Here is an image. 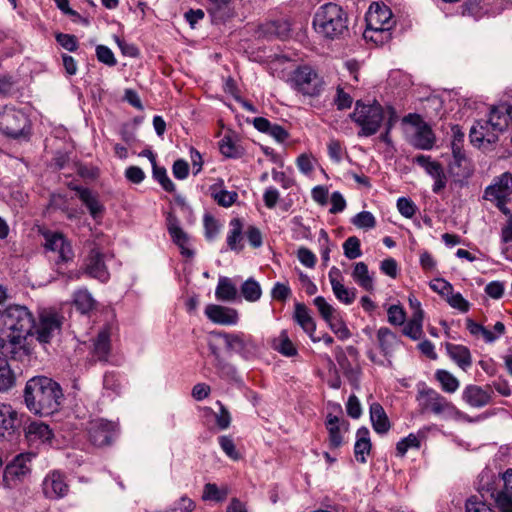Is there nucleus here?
Returning a JSON list of instances; mask_svg holds the SVG:
<instances>
[{
  "instance_id": "f257e3e1",
  "label": "nucleus",
  "mask_w": 512,
  "mask_h": 512,
  "mask_svg": "<svg viewBox=\"0 0 512 512\" xmlns=\"http://www.w3.org/2000/svg\"><path fill=\"white\" fill-rule=\"evenodd\" d=\"M35 317L25 305L10 304L0 310V354L14 362L26 364L30 361L31 348L28 336H33Z\"/></svg>"
},
{
  "instance_id": "f03ea898",
  "label": "nucleus",
  "mask_w": 512,
  "mask_h": 512,
  "mask_svg": "<svg viewBox=\"0 0 512 512\" xmlns=\"http://www.w3.org/2000/svg\"><path fill=\"white\" fill-rule=\"evenodd\" d=\"M23 396L29 411L42 416L58 412L64 398L61 386L46 376L30 378L26 382Z\"/></svg>"
},
{
  "instance_id": "7ed1b4c3",
  "label": "nucleus",
  "mask_w": 512,
  "mask_h": 512,
  "mask_svg": "<svg viewBox=\"0 0 512 512\" xmlns=\"http://www.w3.org/2000/svg\"><path fill=\"white\" fill-rule=\"evenodd\" d=\"M312 25L318 35L328 40L343 39L349 34L347 12L332 2L317 9Z\"/></svg>"
},
{
  "instance_id": "20e7f679",
  "label": "nucleus",
  "mask_w": 512,
  "mask_h": 512,
  "mask_svg": "<svg viewBox=\"0 0 512 512\" xmlns=\"http://www.w3.org/2000/svg\"><path fill=\"white\" fill-rule=\"evenodd\" d=\"M350 118L360 127L357 133L359 137H370L379 131L385 119V113L383 107L377 101H374L373 104H365L358 100Z\"/></svg>"
},
{
  "instance_id": "39448f33",
  "label": "nucleus",
  "mask_w": 512,
  "mask_h": 512,
  "mask_svg": "<svg viewBox=\"0 0 512 512\" xmlns=\"http://www.w3.org/2000/svg\"><path fill=\"white\" fill-rule=\"evenodd\" d=\"M291 83L295 91L307 97H318L325 84L316 70L308 65L299 66L293 71Z\"/></svg>"
},
{
  "instance_id": "423d86ee",
  "label": "nucleus",
  "mask_w": 512,
  "mask_h": 512,
  "mask_svg": "<svg viewBox=\"0 0 512 512\" xmlns=\"http://www.w3.org/2000/svg\"><path fill=\"white\" fill-rule=\"evenodd\" d=\"M0 132L14 139L28 135L30 132L29 117L21 109L5 106L0 111Z\"/></svg>"
},
{
  "instance_id": "0eeeda50",
  "label": "nucleus",
  "mask_w": 512,
  "mask_h": 512,
  "mask_svg": "<svg viewBox=\"0 0 512 512\" xmlns=\"http://www.w3.org/2000/svg\"><path fill=\"white\" fill-rule=\"evenodd\" d=\"M419 411L435 415L453 414L458 412L455 405L432 388L419 389L416 395Z\"/></svg>"
},
{
  "instance_id": "6e6552de",
  "label": "nucleus",
  "mask_w": 512,
  "mask_h": 512,
  "mask_svg": "<svg viewBox=\"0 0 512 512\" xmlns=\"http://www.w3.org/2000/svg\"><path fill=\"white\" fill-rule=\"evenodd\" d=\"M33 453H21L8 463L3 471V486L8 489L18 487L31 473Z\"/></svg>"
},
{
  "instance_id": "1a4fd4ad",
  "label": "nucleus",
  "mask_w": 512,
  "mask_h": 512,
  "mask_svg": "<svg viewBox=\"0 0 512 512\" xmlns=\"http://www.w3.org/2000/svg\"><path fill=\"white\" fill-rule=\"evenodd\" d=\"M87 437L89 442L95 447L109 446L116 439L119 428L116 422L96 418L87 423Z\"/></svg>"
},
{
  "instance_id": "9d476101",
  "label": "nucleus",
  "mask_w": 512,
  "mask_h": 512,
  "mask_svg": "<svg viewBox=\"0 0 512 512\" xmlns=\"http://www.w3.org/2000/svg\"><path fill=\"white\" fill-rule=\"evenodd\" d=\"M484 198L495 201L500 211L505 215L509 214L510 209L507 207V203L512 198V174L509 172L501 174L492 185L485 189Z\"/></svg>"
},
{
  "instance_id": "9b49d317",
  "label": "nucleus",
  "mask_w": 512,
  "mask_h": 512,
  "mask_svg": "<svg viewBox=\"0 0 512 512\" xmlns=\"http://www.w3.org/2000/svg\"><path fill=\"white\" fill-rule=\"evenodd\" d=\"M367 28L364 36L368 38V31L387 33L392 27V11L384 3L374 2L370 5L366 16ZM373 39V36H369Z\"/></svg>"
},
{
  "instance_id": "f8f14e48",
  "label": "nucleus",
  "mask_w": 512,
  "mask_h": 512,
  "mask_svg": "<svg viewBox=\"0 0 512 512\" xmlns=\"http://www.w3.org/2000/svg\"><path fill=\"white\" fill-rule=\"evenodd\" d=\"M63 317L54 311H42L38 317V324L35 323L33 335L41 344L50 343L56 333L61 331Z\"/></svg>"
},
{
  "instance_id": "ddd939ff",
  "label": "nucleus",
  "mask_w": 512,
  "mask_h": 512,
  "mask_svg": "<svg viewBox=\"0 0 512 512\" xmlns=\"http://www.w3.org/2000/svg\"><path fill=\"white\" fill-rule=\"evenodd\" d=\"M413 162L424 168L425 172L434 179L432 191L435 194L441 193L447 185V175L441 163L431 160L428 155H417Z\"/></svg>"
},
{
  "instance_id": "4468645a",
  "label": "nucleus",
  "mask_w": 512,
  "mask_h": 512,
  "mask_svg": "<svg viewBox=\"0 0 512 512\" xmlns=\"http://www.w3.org/2000/svg\"><path fill=\"white\" fill-rule=\"evenodd\" d=\"M42 235L45 239L44 248L58 253L57 262H69L73 259L72 246L63 233L45 231Z\"/></svg>"
},
{
  "instance_id": "2eb2a0df",
  "label": "nucleus",
  "mask_w": 512,
  "mask_h": 512,
  "mask_svg": "<svg viewBox=\"0 0 512 512\" xmlns=\"http://www.w3.org/2000/svg\"><path fill=\"white\" fill-rule=\"evenodd\" d=\"M224 340L225 347L228 351L240 354L243 358L248 359L250 354L255 350L256 345L251 336L244 333H227L219 332L217 334Z\"/></svg>"
},
{
  "instance_id": "dca6fc26",
  "label": "nucleus",
  "mask_w": 512,
  "mask_h": 512,
  "mask_svg": "<svg viewBox=\"0 0 512 512\" xmlns=\"http://www.w3.org/2000/svg\"><path fill=\"white\" fill-rule=\"evenodd\" d=\"M43 494L46 498L57 500L65 497L69 492L66 476L59 470L51 471L42 483Z\"/></svg>"
},
{
  "instance_id": "f3484780",
  "label": "nucleus",
  "mask_w": 512,
  "mask_h": 512,
  "mask_svg": "<svg viewBox=\"0 0 512 512\" xmlns=\"http://www.w3.org/2000/svg\"><path fill=\"white\" fill-rule=\"evenodd\" d=\"M104 258V253L99 248L94 247L90 250L85 263V273L102 283H106L110 278Z\"/></svg>"
},
{
  "instance_id": "a211bd4d",
  "label": "nucleus",
  "mask_w": 512,
  "mask_h": 512,
  "mask_svg": "<svg viewBox=\"0 0 512 512\" xmlns=\"http://www.w3.org/2000/svg\"><path fill=\"white\" fill-rule=\"evenodd\" d=\"M493 390L490 385L484 387L467 385L462 392V400L473 408H483L491 403Z\"/></svg>"
},
{
  "instance_id": "6ab92c4d",
  "label": "nucleus",
  "mask_w": 512,
  "mask_h": 512,
  "mask_svg": "<svg viewBox=\"0 0 512 512\" xmlns=\"http://www.w3.org/2000/svg\"><path fill=\"white\" fill-rule=\"evenodd\" d=\"M325 426L328 431V444L331 449H338L344 444L343 434L349 429V422L343 418L329 413Z\"/></svg>"
},
{
  "instance_id": "aec40b11",
  "label": "nucleus",
  "mask_w": 512,
  "mask_h": 512,
  "mask_svg": "<svg viewBox=\"0 0 512 512\" xmlns=\"http://www.w3.org/2000/svg\"><path fill=\"white\" fill-rule=\"evenodd\" d=\"M503 489H496L487 486L486 491H491V496L495 498L497 507L501 512H512V469H507L502 475Z\"/></svg>"
},
{
  "instance_id": "412c9836",
  "label": "nucleus",
  "mask_w": 512,
  "mask_h": 512,
  "mask_svg": "<svg viewBox=\"0 0 512 512\" xmlns=\"http://www.w3.org/2000/svg\"><path fill=\"white\" fill-rule=\"evenodd\" d=\"M452 160L448 164V172L453 177L460 179H466L472 174V166L469 159L466 156L464 147H451Z\"/></svg>"
},
{
  "instance_id": "4be33fe9",
  "label": "nucleus",
  "mask_w": 512,
  "mask_h": 512,
  "mask_svg": "<svg viewBox=\"0 0 512 512\" xmlns=\"http://www.w3.org/2000/svg\"><path fill=\"white\" fill-rule=\"evenodd\" d=\"M68 188L77 193L81 202L87 207L91 217L98 219L103 216L105 208L100 203L98 196L94 194L89 188L82 187L73 182L68 183Z\"/></svg>"
},
{
  "instance_id": "5701e85b",
  "label": "nucleus",
  "mask_w": 512,
  "mask_h": 512,
  "mask_svg": "<svg viewBox=\"0 0 512 512\" xmlns=\"http://www.w3.org/2000/svg\"><path fill=\"white\" fill-rule=\"evenodd\" d=\"M166 226L168 233L175 245L180 248L181 254L187 257L193 256V251L187 248L188 244V235L181 228L179 220L177 216L173 213H168L166 217Z\"/></svg>"
},
{
  "instance_id": "b1692460",
  "label": "nucleus",
  "mask_w": 512,
  "mask_h": 512,
  "mask_svg": "<svg viewBox=\"0 0 512 512\" xmlns=\"http://www.w3.org/2000/svg\"><path fill=\"white\" fill-rule=\"evenodd\" d=\"M205 315L210 321L219 325H236L239 321L236 309L217 304L207 305Z\"/></svg>"
},
{
  "instance_id": "393cba45",
  "label": "nucleus",
  "mask_w": 512,
  "mask_h": 512,
  "mask_svg": "<svg viewBox=\"0 0 512 512\" xmlns=\"http://www.w3.org/2000/svg\"><path fill=\"white\" fill-rule=\"evenodd\" d=\"M499 133H496L493 126H490L488 120L477 121L470 129V141L472 144L480 146L484 142L494 144L499 140Z\"/></svg>"
},
{
  "instance_id": "a878e982",
  "label": "nucleus",
  "mask_w": 512,
  "mask_h": 512,
  "mask_svg": "<svg viewBox=\"0 0 512 512\" xmlns=\"http://www.w3.org/2000/svg\"><path fill=\"white\" fill-rule=\"evenodd\" d=\"M486 120L494 127L496 133L502 134L509 124H512V105L493 106Z\"/></svg>"
},
{
  "instance_id": "bb28decb",
  "label": "nucleus",
  "mask_w": 512,
  "mask_h": 512,
  "mask_svg": "<svg viewBox=\"0 0 512 512\" xmlns=\"http://www.w3.org/2000/svg\"><path fill=\"white\" fill-rule=\"evenodd\" d=\"M25 438L30 445L50 443L53 432L50 427L41 421H31L24 429Z\"/></svg>"
},
{
  "instance_id": "cd10ccee",
  "label": "nucleus",
  "mask_w": 512,
  "mask_h": 512,
  "mask_svg": "<svg viewBox=\"0 0 512 512\" xmlns=\"http://www.w3.org/2000/svg\"><path fill=\"white\" fill-rule=\"evenodd\" d=\"M466 328L470 332L471 335L475 337H482L486 343H492L497 340L499 337L505 334L506 328L503 322H496L493 331L487 329L483 325L475 322L474 320L468 318L466 320Z\"/></svg>"
},
{
  "instance_id": "c85d7f7f",
  "label": "nucleus",
  "mask_w": 512,
  "mask_h": 512,
  "mask_svg": "<svg viewBox=\"0 0 512 512\" xmlns=\"http://www.w3.org/2000/svg\"><path fill=\"white\" fill-rule=\"evenodd\" d=\"M293 319L309 335L313 342L320 341V338L315 336L316 323L310 314V310L304 303H295Z\"/></svg>"
},
{
  "instance_id": "c756f323",
  "label": "nucleus",
  "mask_w": 512,
  "mask_h": 512,
  "mask_svg": "<svg viewBox=\"0 0 512 512\" xmlns=\"http://www.w3.org/2000/svg\"><path fill=\"white\" fill-rule=\"evenodd\" d=\"M371 449L370 432L367 427L362 426L356 432V442L354 445L356 461L365 464L367 462L366 456L370 454Z\"/></svg>"
},
{
  "instance_id": "7c9ffc66",
  "label": "nucleus",
  "mask_w": 512,
  "mask_h": 512,
  "mask_svg": "<svg viewBox=\"0 0 512 512\" xmlns=\"http://www.w3.org/2000/svg\"><path fill=\"white\" fill-rule=\"evenodd\" d=\"M340 271L336 267H332L329 271V279L335 297L342 303L350 305L356 299V289H349L338 281L334 275H339Z\"/></svg>"
},
{
  "instance_id": "2f4dec72",
  "label": "nucleus",
  "mask_w": 512,
  "mask_h": 512,
  "mask_svg": "<svg viewBox=\"0 0 512 512\" xmlns=\"http://www.w3.org/2000/svg\"><path fill=\"white\" fill-rule=\"evenodd\" d=\"M370 420L376 433L383 435L390 430L389 418L382 405L377 402L370 405Z\"/></svg>"
},
{
  "instance_id": "473e14b6",
  "label": "nucleus",
  "mask_w": 512,
  "mask_h": 512,
  "mask_svg": "<svg viewBox=\"0 0 512 512\" xmlns=\"http://www.w3.org/2000/svg\"><path fill=\"white\" fill-rule=\"evenodd\" d=\"M449 357L464 371H466L472 364V357L470 350L464 346L453 343H446L445 345Z\"/></svg>"
},
{
  "instance_id": "72a5a7b5",
  "label": "nucleus",
  "mask_w": 512,
  "mask_h": 512,
  "mask_svg": "<svg viewBox=\"0 0 512 512\" xmlns=\"http://www.w3.org/2000/svg\"><path fill=\"white\" fill-rule=\"evenodd\" d=\"M210 195L212 199L221 207H231L238 199L236 191H228L223 188V180L210 186Z\"/></svg>"
},
{
  "instance_id": "f704fd0d",
  "label": "nucleus",
  "mask_w": 512,
  "mask_h": 512,
  "mask_svg": "<svg viewBox=\"0 0 512 512\" xmlns=\"http://www.w3.org/2000/svg\"><path fill=\"white\" fill-rule=\"evenodd\" d=\"M18 426L17 412L9 404L0 403V435L11 434Z\"/></svg>"
},
{
  "instance_id": "c9c22d12",
  "label": "nucleus",
  "mask_w": 512,
  "mask_h": 512,
  "mask_svg": "<svg viewBox=\"0 0 512 512\" xmlns=\"http://www.w3.org/2000/svg\"><path fill=\"white\" fill-rule=\"evenodd\" d=\"M436 138L433 130L427 124L421 125L412 139V145L421 150H431Z\"/></svg>"
},
{
  "instance_id": "e433bc0d",
  "label": "nucleus",
  "mask_w": 512,
  "mask_h": 512,
  "mask_svg": "<svg viewBox=\"0 0 512 512\" xmlns=\"http://www.w3.org/2000/svg\"><path fill=\"white\" fill-rule=\"evenodd\" d=\"M230 230L227 235V245L230 250L240 252L243 249L242 234H243V222L240 218L231 219Z\"/></svg>"
},
{
  "instance_id": "4c0bfd02",
  "label": "nucleus",
  "mask_w": 512,
  "mask_h": 512,
  "mask_svg": "<svg viewBox=\"0 0 512 512\" xmlns=\"http://www.w3.org/2000/svg\"><path fill=\"white\" fill-rule=\"evenodd\" d=\"M73 304L81 314H88L95 309L96 300L86 288H81L74 292Z\"/></svg>"
},
{
  "instance_id": "58836bf2",
  "label": "nucleus",
  "mask_w": 512,
  "mask_h": 512,
  "mask_svg": "<svg viewBox=\"0 0 512 512\" xmlns=\"http://www.w3.org/2000/svg\"><path fill=\"white\" fill-rule=\"evenodd\" d=\"M237 288L232 280L228 277H220L215 290V296L220 301L231 302L237 298Z\"/></svg>"
},
{
  "instance_id": "ea45409f",
  "label": "nucleus",
  "mask_w": 512,
  "mask_h": 512,
  "mask_svg": "<svg viewBox=\"0 0 512 512\" xmlns=\"http://www.w3.org/2000/svg\"><path fill=\"white\" fill-rule=\"evenodd\" d=\"M352 277L355 282L366 291L374 290L373 278L369 274L368 266L364 262L355 264L352 271Z\"/></svg>"
},
{
  "instance_id": "a19ab883",
  "label": "nucleus",
  "mask_w": 512,
  "mask_h": 512,
  "mask_svg": "<svg viewBox=\"0 0 512 512\" xmlns=\"http://www.w3.org/2000/svg\"><path fill=\"white\" fill-rule=\"evenodd\" d=\"M424 319L423 311H414L411 319L403 328V334L412 340H418L423 334L422 324Z\"/></svg>"
},
{
  "instance_id": "79ce46f5",
  "label": "nucleus",
  "mask_w": 512,
  "mask_h": 512,
  "mask_svg": "<svg viewBox=\"0 0 512 512\" xmlns=\"http://www.w3.org/2000/svg\"><path fill=\"white\" fill-rule=\"evenodd\" d=\"M94 355L99 361H106L110 352V332L108 329L101 330L94 340Z\"/></svg>"
},
{
  "instance_id": "37998d69",
  "label": "nucleus",
  "mask_w": 512,
  "mask_h": 512,
  "mask_svg": "<svg viewBox=\"0 0 512 512\" xmlns=\"http://www.w3.org/2000/svg\"><path fill=\"white\" fill-rule=\"evenodd\" d=\"M9 360L13 361L10 357H0V392L7 391L15 384V375L9 366Z\"/></svg>"
},
{
  "instance_id": "c03bdc74",
  "label": "nucleus",
  "mask_w": 512,
  "mask_h": 512,
  "mask_svg": "<svg viewBox=\"0 0 512 512\" xmlns=\"http://www.w3.org/2000/svg\"><path fill=\"white\" fill-rule=\"evenodd\" d=\"M211 8L209 12L216 22H225L232 16L231 10L228 7L231 0H209Z\"/></svg>"
},
{
  "instance_id": "a18cd8bd",
  "label": "nucleus",
  "mask_w": 512,
  "mask_h": 512,
  "mask_svg": "<svg viewBox=\"0 0 512 512\" xmlns=\"http://www.w3.org/2000/svg\"><path fill=\"white\" fill-rule=\"evenodd\" d=\"M273 347L279 353L286 357H293L298 354L297 348L293 344V342L289 339L288 334L285 330H283L279 337L274 340Z\"/></svg>"
},
{
  "instance_id": "49530a36",
  "label": "nucleus",
  "mask_w": 512,
  "mask_h": 512,
  "mask_svg": "<svg viewBox=\"0 0 512 512\" xmlns=\"http://www.w3.org/2000/svg\"><path fill=\"white\" fill-rule=\"evenodd\" d=\"M435 378L441 384V388L444 392L454 393L459 388L460 383L458 379L447 370H437Z\"/></svg>"
},
{
  "instance_id": "de8ad7c7",
  "label": "nucleus",
  "mask_w": 512,
  "mask_h": 512,
  "mask_svg": "<svg viewBox=\"0 0 512 512\" xmlns=\"http://www.w3.org/2000/svg\"><path fill=\"white\" fill-rule=\"evenodd\" d=\"M219 149L221 154L226 158L237 159L242 157L244 154L243 149L240 146L236 145L233 142L232 138L229 136H224L219 141Z\"/></svg>"
},
{
  "instance_id": "09e8293b",
  "label": "nucleus",
  "mask_w": 512,
  "mask_h": 512,
  "mask_svg": "<svg viewBox=\"0 0 512 512\" xmlns=\"http://www.w3.org/2000/svg\"><path fill=\"white\" fill-rule=\"evenodd\" d=\"M241 294L249 302L259 300L262 295L260 284L253 278L247 279L241 286Z\"/></svg>"
},
{
  "instance_id": "8fccbe9b",
  "label": "nucleus",
  "mask_w": 512,
  "mask_h": 512,
  "mask_svg": "<svg viewBox=\"0 0 512 512\" xmlns=\"http://www.w3.org/2000/svg\"><path fill=\"white\" fill-rule=\"evenodd\" d=\"M227 489H219L215 483H207L203 489V500L222 502L227 498Z\"/></svg>"
},
{
  "instance_id": "3c124183",
  "label": "nucleus",
  "mask_w": 512,
  "mask_h": 512,
  "mask_svg": "<svg viewBox=\"0 0 512 512\" xmlns=\"http://www.w3.org/2000/svg\"><path fill=\"white\" fill-rule=\"evenodd\" d=\"M152 170L153 178L159 182V184L166 192L172 193L175 191V184L168 177L166 169L164 167H159L157 163H154Z\"/></svg>"
},
{
  "instance_id": "603ef678",
  "label": "nucleus",
  "mask_w": 512,
  "mask_h": 512,
  "mask_svg": "<svg viewBox=\"0 0 512 512\" xmlns=\"http://www.w3.org/2000/svg\"><path fill=\"white\" fill-rule=\"evenodd\" d=\"M421 442L417 435L410 433L396 444L397 456L403 457L410 448L419 449Z\"/></svg>"
},
{
  "instance_id": "864d4df0",
  "label": "nucleus",
  "mask_w": 512,
  "mask_h": 512,
  "mask_svg": "<svg viewBox=\"0 0 512 512\" xmlns=\"http://www.w3.org/2000/svg\"><path fill=\"white\" fill-rule=\"evenodd\" d=\"M360 240L356 236L348 237L343 243L344 255L350 259H356L362 255Z\"/></svg>"
},
{
  "instance_id": "5fc2aeb1",
  "label": "nucleus",
  "mask_w": 512,
  "mask_h": 512,
  "mask_svg": "<svg viewBox=\"0 0 512 512\" xmlns=\"http://www.w3.org/2000/svg\"><path fill=\"white\" fill-rule=\"evenodd\" d=\"M196 507L194 500L184 495L175 501L170 507L160 512H192Z\"/></svg>"
},
{
  "instance_id": "6e6d98bb",
  "label": "nucleus",
  "mask_w": 512,
  "mask_h": 512,
  "mask_svg": "<svg viewBox=\"0 0 512 512\" xmlns=\"http://www.w3.org/2000/svg\"><path fill=\"white\" fill-rule=\"evenodd\" d=\"M327 324L340 340H346L351 337V332L341 317L335 315Z\"/></svg>"
},
{
  "instance_id": "4d7b16f0",
  "label": "nucleus",
  "mask_w": 512,
  "mask_h": 512,
  "mask_svg": "<svg viewBox=\"0 0 512 512\" xmlns=\"http://www.w3.org/2000/svg\"><path fill=\"white\" fill-rule=\"evenodd\" d=\"M377 339L381 351L387 353L393 342L396 340V335L389 328L381 327L377 331Z\"/></svg>"
},
{
  "instance_id": "13d9d810",
  "label": "nucleus",
  "mask_w": 512,
  "mask_h": 512,
  "mask_svg": "<svg viewBox=\"0 0 512 512\" xmlns=\"http://www.w3.org/2000/svg\"><path fill=\"white\" fill-rule=\"evenodd\" d=\"M352 223L358 228L371 229L375 227L376 220L371 212L361 211L353 217Z\"/></svg>"
},
{
  "instance_id": "bf43d9fd",
  "label": "nucleus",
  "mask_w": 512,
  "mask_h": 512,
  "mask_svg": "<svg viewBox=\"0 0 512 512\" xmlns=\"http://www.w3.org/2000/svg\"><path fill=\"white\" fill-rule=\"evenodd\" d=\"M388 322L394 326H401L406 321V312L401 305H391L388 310Z\"/></svg>"
},
{
  "instance_id": "052dcab7",
  "label": "nucleus",
  "mask_w": 512,
  "mask_h": 512,
  "mask_svg": "<svg viewBox=\"0 0 512 512\" xmlns=\"http://www.w3.org/2000/svg\"><path fill=\"white\" fill-rule=\"evenodd\" d=\"M466 512H495L485 501L478 496H471L465 503Z\"/></svg>"
},
{
  "instance_id": "680f3d73",
  "label": "nucleus",
  "mask_w": 512,
  "mask_h": 512,
  "mask_svg": "<svg viewBox=\"0 0 512 512\" xmlns=\"http://www.w3.org/2000/svg\"><path fill=\"white\" fill-rule=\"evenodd\" d=\"M314 305L317 307L321 317L326 321L330 322V320L335 316V309L326 301V299L322 296H317L313 300Z\"/></svg>"
},
{
  "instance_id": "e2e57ef3",
  "label": "nucleus",
  "mask_w": 512,
  "mask_h": 512,
  "mask_svg": "<svg viewBox=\"0 0 512 512\" xmlns=\"http://www.w3.org/2000/svg\"><path fill=\"white\" fill-rule=\"evenodd\" d=\"M219 445L224 453L233 460H238L240 454L236 449L233 439L230 436L222 435L218 438Z\"/></svg>"
},
{
  "instance_id": "0e129e2a",
  "label": "nucleus",
  "mask_w": 512,
  "mask_h": 512,
  "mask_svg": "<svg viewBox=\"0 0 512 512\" xmlns=\"http://www.w3.org/2000/svg\"><path fill=\"white\" fill-rule=\"evenodd\" d=\"M214 367L221 378L234 379L236 376V368L224 358H219L214 362Z\"/></svg>"
},
{
  "instance_id": "69168bd1",
  "label": "nucleus",
  "mask_w": 512,
  "mask_h": 512,
  "mask_svg": "<svg viewBox=\"0 0 512 512\" xmlns=\"http://www.w3.org/2000/svg\"><path fill=\"white\" fill-rule=\"evenodd\" d=\"M96 56L99 62L109 67H113L117 64V60L114 56V53L109 47L105 45H98L96 47Z\"/></svg>"
},
{
  "instance_id": "338daca9",
  "label": "nucleus",
  "mask_w": 512,
  "mask_h": 512,
  "mask_svg": "<svg viewBox=\"0 0 512 512\" xmlns=\"http://www.w3.org/2000/svg\"><path fill=\"white\" fill-rule=\"evenodd\" d=\"M203 222H204L206 238L208 240L215 239L220 230V225H219L218 221L212 215L205 214Z\"/></svg>"
},
{
  "instance_id": "774afa93",
  "label": "nucleus",
  "mask_w": 512,
  "mask_h": 512,
  "mask_svg": "<svg viewBox=\"0 0 512 512\" xmlns=\"http://www.w3.org/2000/svg\"><path fill=\"white\" fill-rule=\"evenodd\" d=\"M397 209L403 217L412 218L416 213L417 207L411 199L400 197L397 200Z\"/></svg>"
}]
</instances>
